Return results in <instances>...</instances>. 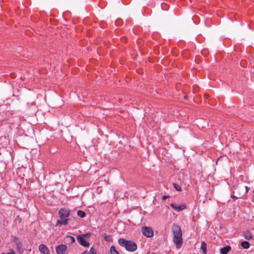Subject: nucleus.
I'll use <instances>...</instances> for the list:
<instances>
[{
	"label": "nucleus",
	"mask_w": 254,
	"mask_h": 254,
	"mask_svg": "<svg viewBox=\"0 0 254 254\" xmlns=\"http://www.w3.org/2000/svg\"><path fill=\"white\" fill-rule=\"evenodd\" d=\"M110 252H111V254H119V253L116 250V248L114 246H112L111 247Z\"/></svg>",
	"instance_id": "obj_15"
},
{
	"label": "nucleus",
	"mask_w": 254,
	"mask_h": 254,
	"mask_svg": "<svg viewBox=\"0 0 254 254\" xmlns=\"http://www.w3.org/2000/svg\"><path fill=\"white\" fill-rule=\"evenodd\" d=\"M66 238L68 239V240L71 243H74L75 241V240L74 239V238L72 236H67L66 237Z\"/></svg>",
	"instance_id": "obj_16"
},
{
	"label": "nucleus",
	"mask_w": 254,
	"mask_h": 254,
	"mask_svg": "<svg viewBox=\"0 0 254 254\" xmlns=\"http://www.w3.org/2000/svg\"><path fill=\"white\" fill-rule=\"evenodd\" d=\"M171 206L175 210L177 211H180L183 210L185 208V205H176L174 203L171 204Z\"/></svg>",
	"instance_id": "obj_9"
},
{
	"label": "nucleus",
	"mask_w": 254,
	"mask_h": 254,
	"mask_svg": "<svg viewBox=\"0 0 254 254\" xmlns=\"http://www.w3.org/2000/svg\"><path fill=\"white\" fill-rule=\"evenodd\" d=\"M249 190V188L247 186H245V189L244 188H241L242 193L238 194L239 190H236V191L234 192L236 195H232V197L236 199L242 198L246 195Z\"/></svg>",
	"instance_id": "obj_5"
},
{
	"label": "nucleus",
	"mask_w": 254,
	"mask_h": 254,
	"mask_svg": "<svg viewBox=\"0 0 254 254\" xmlns=\"http://www.w3.org/2000/svg\"><path fill=\"white\" fill-rule=\"evenodd\" d=\"M81 254H89V253L87 251H85L83 253H82Z\"/></svg>",
	"instance_id": "obj_22"
},
{
	"label": "nucleus",
	"mask_w": 254,
	"mask_h": 254,
	"mask_svg": "<svg viewBox=\"0 0 254 254\" xmlns=\"http://www.w3.org/2000/svg\"><path fill=\"white\" fill-rule=\"evenodd\" d=\"M236 190H239L238 194L242 193L241 188H240V189H235V190L233 191V193H234L233 195H236V193H234V192H235Z\"/></svg>",
	"instance_id": "obj_20"
},
{
	"label": "nucleus",
	"mask_w": 254,
	"mask_h": 254,
	"mask_svg": "<svg viewBox=\"0 0 254 254\" xmlns=\"http://www.w3.org/2000/svg\"><path fill=\"white\" fill-rule=\"evenodd\" d=\"M241 246L244 249H248L250 247V244L247 241H243L241 243Z\"/></svg>",
	"instance_id": "obj_13"
},
{
	"label": "nucleus",
	"mask_w": 254,
	"mask_h": 254,
	"mask_svg": "<svg viewBox=\"0 0 254 254\" xmlns=\"http://www.w3.org/2000/svg\"><path fill=\"white\" fill-rule=\"evenodd\" d=\"M230 250L231 247L229 246H227L220 249V253L221 254H227Z\"/></svg>",
	"instance_id": "obj_10"
},
{
	"label": "nucleus",
	"mask_w": 254,
	"mask_h": 254,
	"mask_svg": "<svg viewBox=\"0 0 254 254\" xmlns=\"http://www.w3.org/2000/svg\"><path fill=\"white\" fill-rule=\"evenodd\" d=\"M89 253L90 254H99L92 247L90 249Z\"/></svg>",
	"instance_id": "obj_18"
},
{
	"label": "nucleus",
	"mask_w": 254,
	"mask_h": 254,
	"mask_svg": "<svg viewBox=\"0 0 254 254\" xmlns=\"http://www.w3.org/2000/svg\"><path fill=\"white\" fill-rule=\"evenodd\" d=\"M168 197H169L167 195H164L163 197H162V199L163 200H165L166 199H167Z\"/></svg>",
	"instance_id": "obj_21"
},
{
	"label": "nucleus",
	"mask_w": 254,
	"mask_h": 254,
	"mask_svg": "<svg viewBox=\"0 0 254 254\" xmlns=\"http://www.w3.org/2000/svg\"><path fill=\"white\" fill-rule=\"evenodd\" d=\"M143 234L148 238H150L153 235L152 229L149 227H143L141 229Z\"/></svg>",
	"instance_id": "obj_6"
},
{
	"label": "nucleus",
	"mask_w": 254,
	"mask_h": 254,
	"mask_svg": "<svg viewBox=\"0 0 254 254\" xmlns=\"http://www.w3.org/2000/svg\"><path fill=\"white\" fill-rule=\"evenodd\" d=\"M77 214V215L81 218H83L85 216V213L81 210H78Z\"/></svg>",
	"instance_id": "obj_14"
},
{
	"label": "nucleus",
	"mask_w": 254,
	"mask_h": 254,
	"mask_svg": "<svg viewBox=\"0 0 254 254\" xmlns=\"http://www.w3.org/2000/svg\"><path fill=\"white\" fill-rule=\"evenodd\" d=\"M39 251L44 254H50L48 247L44 244H41L39 246Z\"/></svg>",
	"instance_id": "obj_8"
},
{
	"label": "nucleus",
	"mask_w": 254,
	"mask_h": 254,
	"mask_svg": "<svg viewBox=\"0 0 254 254\" xmlns=\"http://www.w3.org/2000/svg\"><path fill=\"white\" fill-rule=\"evenodd\" d=\"M172 231L174 235V242L177 249L181 248L183 244L182 232L181 227L176 224H173L172 227Z\"/></svg>",
	"instance_id": "obj_1"
},
{
	"label": "nucleus",
	"mask_w": 254,
	"mask_h": 254,
	"mask_svg": "<svg viewBox=\"0 0 254 254\" xmlns=\"http://www.w3.org/2000/svg\"><path fill=\"white\" fill-rule=\"evenodd\" d=\"M244 236L245 238L247 240H250L253 237L252 234L249 231L245 232L244 233Z\"/></svg>",
	"instance_id": "obj_12"
},
{
	"label": "nucleus",
	"mask_w": 254,
	"mask_h": 254,
	"mask_svg": "<svg viewBox=\"0 0 254 254\" xmlns=\"http://www.w3.org/2000/svg\"><path fill=\"white\" fill-rule=\"evenodd\" d=\"M206 247H207L206 244L204 242H202L201 243V249L202 250L203 254H206V251H207Z\"/></svg>",
	"instance_id": "obj_11"
},
{
	"label": "nucleus",
	"mask_w": 254,
	"mask_h": 254,
	"mask_svg": "<svg viewBox=\"0 0 254 254\" xmlns=\"http://www.w3.org/2000/svg\"><path fill=\"white\" fill-rule=\"evenodd\" d=\"M90 233H86L82 234L77 237V240L78 242L82 246L88 248L89 247V243L88 242L89 237L90 236Z\"/></svg>",
	"instance_id": "obj_4"
},
{
	"label": "nucleus",
	"mask_w": 254,
	"mask_h": 254,
	"mask_svg": "<svg viewBox=\"0 0 254 254\" xmlns=\"http://www.w3.org/2000/svg\"><path fill=\"white\" fill-rule=\"evenodd\" d=\"M60 219L58 220L56 226L61 227L68 223L69 211L65 209H61L59 211Z\"/></svg>",
	"instance_id": "obj_2"
},
{
	"label": "nucleus",
	"mask_w": 254,
	"mask_h": 254,
	"mask_svg": "<svg viewBox=\"0 0 254 254\" xmlns=\"http://www.w3.org/2000/svg\"><path fill=\"white\" fill-rule=\"evenodd\" d=\"M67 246L65 245H60L56 247V251L58 254H64L66 250Z\"/></svg>",
	"instance_id": "obj_7"
},
{
	"label": "nucleus",
	"mask_w": 254,
	"mask_h": 254,
	"mask_svg": "<svg viewBox=\"0 0 254 254\" xmlns=\"http://www.w3.org/2000/svg\"><path fill=\"white\" fill-rule=\"evenodd\" d=\"M173 186H174V188L178 191H181L182 190V189H181V187L180 186H179L178 184H173Z\"/></svg>",
	"instance_id": "obj_17"
},
{
	"label": "nucleus",
	"mask_w": 254,
	"mask_h": 254,
	"mask_svg": "<svg viewBox=\"0 0 254 254\" xmlns=\"http://www.w3.org/2000/svg\"><path fill=\"white\" fill-rule=\"evenodd\" d=\"M118 242L120 246L125 247L127 251L134 252L137 249V245L131 241L126 240L123 238H120Z\"/></svg>",
	"instance_id": "obj_3"
},
{
	"label": "nucleus",
	"mask_w": 254,
	"mask_h": 254,
	"mask_svg": "<svg viewBox=\"0 0 254 254\" xmlns=\"http://www.w3.org/2000/svg\"><path fill=\"white\" fill-rule=\"evenodd\" d=\"M111 236L107 235V236H105L104 239L106 241H109L111 239Z\"/></svg>",
	"instance_id": "obj_19"
}]
</instances>
